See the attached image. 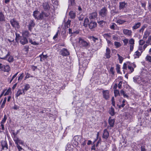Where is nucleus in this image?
I'll return each mask as SVG.
<instances>
[{"label": "nucleus", "mask_w": 151, "mask_h": 151, "mask_svg": "<svg viewBox=\"0 0 151 151\" xmlns=\"http://www.w3.org/2000/svg\"><path fill=\"white\" fill-rule=\"evenodd\" d=\"M89 57L84 56L82 58L79 60L81 61L79 66L80 70H82L83 73L86 69L88 64L90 60Z\"/></svg>", "instance_id": "f257e3e1"}, {"label": "nucleus", "mask_w": 151, "mask_h": 151, "mask_svg": "<svg viewBox=\"0 0 151 151\" xmlns=\"http://www.w3.org/2000/svg\"><path fill=\"white\" fill-rule=\"evenodd\" d=\"M77 41L81 46L86 47L89 45V43L86 42L82 37H78L77 39Z\"/></svg>", "instance_id": "f03ea898"}, {"label": "nucleus", "mask_w": 151, "mask_h": 151, "mask_svg": "<svg viewBox=\"0 0 151 151\" xmlns=\"http://www.w3.org/2000/svg\"><path fill=\"white\" fill-rule=\"evenodd\" d=\"M13 140L16 145L17 144H21L24 146H25V144L23 141L20 139L17 136L16 134H14L13 137Z\"/></svg>", "instance_id": "7ed1b4c3"}, {"label": "nucleus", "mask_w": 151, "mask_h": 151, "mask_svg": "<svg viewBox=\"0 0 151 151\" xmlns=\"http://www.w3.org/2000/svg\"><path fill=\"white\" fill-rule=\"evenodd\" d=\"M10 22L12 26L15 29H18L20 27L19 22L14 19H12L10 20Z\"/></svg>", "instance_id": "20e7f679"}, {"label": "nucleus", "mask_w": 151, "mask_h": 151, "mask_svg": "<svg viewBox=\"0 0 151 151\" xmlns=\"http://www.w3.org/2000/svg\"><path fill=\"white\" fill-rule=\"evenodd\" d=\"M114 85H122V84L126 85L127 84V82L123 80L121 77H119L116 79L115 81Z\"/></svg>", "instance_id": "39448f33"}, {"label": "nucleus", "mask_w": 151, "mask_h": 151, "mask_svg": "<svg viewBox=\"0 0 151 151\" xmlns=\"http://www.w3.org/2000/svg\"><path fill=\"white\" fill-rule=\"evenodd\" d=\"M39 12L37 10H36L33 12V16L35 18L38 19H42L43 17L42 16V14H40L39 15Z\"/></svg>", "instance_id": "423d86ee"}, {"label": "nucleus", "mask_w": 151, "mask_h": 151, "mask_svg": "<svg viewBox=\"0 0 151 151\" xmlns=\"http://www.w3.org/2000/svg\"><path fill=\"white\" fill-rule=\"evenodd\" d=\"M136 67V65L134 63L130 64L129 63V64H127L128 69L129 70L128 73H132L134 71V68Z\"/></svg>", "instance_id": "0eeeda50"}, {"label": "nucleus", "mask_w": 151, "mask_h": 151, "mask_svg": "<svg viewBox=\"0 0 151 151\" xmlns=\"http://www.w3.org/2000/svg\"><path fill=\"white\" fill-rule=\"evenodd\" d=\"M69 52L67 49L63 48L60 52V54L63 56H67L69 55Z\"/></svg>", "instance_id": "6e6552de"}, {"label": "nucleus", "mask_w": 151, "mask_h": 151, "mask_svg": "<svg viewBox=\"0 0 151 151\" xmlns=\"http://www.w3.org/2000/svg\"><path fill=\"white\" fill-rule=\"evenodd\" d=\"M24 76V73H21L18 77L17 80L16 79V78H15V79L13 81L14 83H15L14 85H17L18 82H21Z\"/></svg>", "instance_id": "1a4fd4ad"}, {"label": "nucleus", "mask_w": 151, "mask_h": 151, "mask_svg": "<svg viewBox=\"0 0 151 151\" xmlns=\"http://www.w3.org/2000/svg\"><path fill=\"white\" fill-rule=\"evenodd\" d=\"M82 137L78 136H75L74 137V141L76 142L75 145L78 144L82 142L81 140Z\"/></svg>", "instance_id": "9d476101"}, {"label": "nucleus", "mask_w": 151, "mask_h": 151, "mask_svg": "<svg viewBox=\"0 0 151 151\" xmlns=\"http://www.w3.org/2000/svg\"><path fill=\"white\" fill-rule=\"evenodd\" d=\"M96 26L97 23L91 21L88 24L89 28L92 30H94V29L96 27Z\"/></svg>", "instance_id": "9b49d317"}, {"label": "nucleus", "mask_w": 151, "mask_h": 151, "mask_svg": "<svg viewBox=\"0 0 151 151\" xmlns=\"http://www.w3.org/2000/svg\"><path fill=\"white\" fill-rule=\"evenodd\" d=\"M129 43L130 45V50L132 51L134 48V40L133 38L129 39Z\"/></svg>", "instance_id": "f8f14e48"}, {"label": "nucleus", "mask_w": 151, "mask_h": 151, "mask_svg": "<svg viewBox=\"0 0 151 151\" xmlns=\"http://www.w3.org/2000/svg\"><path fill=\"white\" fill-rule=\"evenodd\" d=\"M124 34L129 37H131L132 36V31L131 30L128 29H123Z\"/></svg>", "instance_id": "ddd939ff"}, {"label": "nucleus", "mask_w": 151, "mask_h": 151, "mask_svg": "<svg viewBox=\"0 0 151 151\" xmlns=\"http://www.w3.org/2000/svg\"><path fill=\"white\" fill-rule=\"evenodd\" d=\"M1 143L2 147L1 150L4 149L7 150L8 149L7 144L6 141L2 140L1 141Z\"/></svg>", "instance_id": "4468645a"}, {"label": "nucleus", "mask_w": 151, "mask_h": 151, "mask_svg": "<svg viewBox=\"0 0 151 151\" xmlns=\"http://www.w3.org/2000/svg\"><path fill=\"white\" fill-rule=\"evenodd\" d=\"M103 97L106 99L108 100L109 98V92L108 90H103Z\"/></svg>", "instance_id": "2eb2a0df"}, {"label": "nucleus", "mask_w": 151, "mask_h": 151, "mask_svg": "<svg viewBox=\"0 0 151 151\" xmlns=\"http://www.w3.org/2000/svg\"><path fill=\"white\" fill-rule=\"evenodd\" d=\"M107 12V10L106 9L104 8L100 10L99 12V14L102 17H104L106 15Z\"/></svg>", "instance_id": "dca6fc26"}, {"label": "nucleus", "mask_w": 151, "mask_h": 151, "mask_svg": "<svg viewBox=\"0 0 151 151\" xmlns=\"http://www.w3.org/2000/svg\"><path fill=\"white\" fill-rule=\"evenodd\" d=\"M20 42L22 45H24L28 43V41L27 39L24 37H20Z\"/></svg>", "instance_id": "f3484780"}, {"label": "nucleus", "mask_w": 151, "mask_h": 151, "mask_svg": "<svg viewBox=\"0 0 151 151\" xmlns=\"http://www.w3.org/2000/svg\"><path fill=\"white\" fill-rule=\"evenodd\" d=\"M119 9L121 10L124 9L127 6V3L125 1L120 2L119 3Z\"/></svg>", "instance_id": "a211bd4d"}, {"label": "nucleus", "mask_w": 151, "mask_h": 151, "mask_svg": "<svg viewBox=\"0 0 151 151\" xmlns=\"http://www.w3.org/2000/svg\"><path fill=\"white\" fill-rule=\"evenodd\" d=\"M35 25V24L34 21L32 20H31L29 22V24L27 26L29 29L30 30H31L33 27H34Z\"/></svg>", "instance_id": "6ab92c4d"}, {"label": "nucleus", "mask_w": 151, "mask_h": 151, "mask_svg": "<svg viewBox=\"0 0 151 151\" xmlns=\"http://www.w3.org/2000/svg\"><path fill=\"white\" fill-rule=\"evenodd\" d=\"M111 50L109 48L107 47L106 49V52L105 53V56L106 58H109L111 57Z\"/></svg>", "instance_id": "aec40b11"}, {"label": "nucleus", "mask_w": 151, "mask_h": 151, "mask_svg": "<svg viewBox=\"0 0 151 151\" xmlns=\"http://www.w3.org/2000/svg\"><path fill=\"white\" fill-rule=\"evenodd\" d=\"M97 16L96 12H95L91 14L89 16V18L90 19H94L96 18Z\"/></svg>", "instance_id": "412c9836"}, {"label": "nucleus", "mask_w": 151, "mask_h": 151, "mask_svg": "<svg viewBox=\"0 0 151 151\" xmlns=\"http://www.w3.org/2000/svg\"><path fill=\"white\" fill-rule=\"evenodd\" d=\"M39 57L40 58V61L41 62H43L45 60V59H46L47 58L48 56L47 55H43V53H42V54L40 55Z\"/></svg>", "instance_id": "4be33fe9"}, {"label": "nucleus", "mask_w": 151, "mask_h": 151, "mask_svg": "<svg viewBox=\"0 0 151 151\" xmlns=\"http://www.w3.org/2000/svg\"><path fill=\"white\" fill-rule=\"evenodd\" d=\"M109 136V133L106 129L104 130L103 137L105 139H107Z\"/></svg>", "instance_id": "5701e85b"}, {"label": "nucleus", "mask_w": 151, "mask_h": 151, "mask_svg": "<svg viewBox=\"0 0 151 151\" xmlns=\"http://www.w3.org/2000/svg\"><path fill=\"white\" fill-rule=\"evenodd\" d=\"M109 73L110 75H111V76L112 77H114V68L113 67H111L109 71Z\"/></svg>", "instance_id": "b1692460"}, {"label": "nucleus", "mask_w": 151, "mask_h": 151, "mask_svg": "<svg viewBox=\"0 0 151 151\" xmlns=\"http://www.w3.org/2000/svg\"><path fill=\"white\" fill-rule=\"evenodd\" d=\"M114 119H111L110 117L109 119V125L111 127H113L114 125Z\"/></svg>", "instance_id": "393cba45"}, {"label": "nucleus", "mask_w": 151, "mask_h": 151, "mask_svg": "<svg viewBox=\"0 0 151 151\" xmlns=\"http://www.w3.org/2000/svg\"><path fill=\"white\" fill-rule=\"evenodd\" d=\"M141 24L140 22H137L135 24V25L132 27V28L133 30L137 29L139 28Z\"/></svg>", "instance_id": "a878e982"}, {"label": "nucleus", "mask_w": 151, "mask_h": 151, "mask_svg": "<svg viewBox=\"0 0 151 151\" xmlns=\"http://www.w3.org/2000/svg\"><path fill=\"white\" fill-rule=\"evenodd\" d=\"M5 20V18L4 15L2 12H0V21H4Z\"/></svg>", "instance_id": "bb28decb"}, {"label": "nucleus", "mask_w": 151, "mask_h": 151, "mask_svg": "<svg viewBox=\"0 0 151 151\" xmlns=\"http://www.w3.org/2000/svg\"><path fill=\"white\" fill-rule=\"evenodd\" d=\"M23 92L22 90L21 89H19L17 91L15 95V96L17 98L19 96L23 94Z\"/></svg>", "instance_id": "cd10ccee"}, {"label": "nucleus", "mask_w": 151, "mask_h": 151, "mask_svg": "<svg viewBox=\"0 0 151 151\" xmlns=\"http://www.w3.org/2000/svg\"><path fill=\"white\" fill-rule=\"evenodd\" d=\"M43 6L45 10H47L49 9V6L48 3L45 2L43 4Z\"/></svg>", "instance_id": "c85d7f7f"}, {"label": "nucleus", "mask_w": 151, "mask_h": 151, "mask_svg": "<svg viewBox=\"0 0 151 151\" xmlns=\"http://www.w3.org/2000/svg\"><path fill=\"white\" fill-rule=\"evenodd\" d=\"M29 88V86H24L23 87H22V90L24 94V92L27 91Z\"/></svg>", "instance_id": "c756f323"}, {"label": "nucleus", "mask_w": 151, "mask_h": 151, "mask_svg": "<svg viewBox=\"0 0 151 151\" xmlns=\"http://www.w3.org/2000/svg\"><path fill=\"white\" fill-rule=\"evenodd\" d=\"M150 34L149 32L147 31H146L145 32L143 36V39L144 40H146Z\"/></svg>", "instance_id": "7c9ffc66"}, {"label": "nucleus", "mask_w": 151, "mask_h": 151, "mask_svg": "<svg viewBox=\"0 0 151 151\" xmlns=\"http://www.w3.org/2000/svg\"><path fill=\"white\" fill-rule=\"evenodd\" d=\"M141 53L138 52V51H136L134 55L135 58H138L141 55Z\"/></svg>", "instance_id": "2f4dec72"}, {"label": "nucleus", "mask_w": 151, "mask_h": 151, "mask_svg": "<svg viewBox=\"0 0 151 151\" xmlns=\"http://www.w3.org/2000/svg\"><path fill=\"white\" fill-rule=\"evenodd\" d=\"M10 68L8 65H6L4 66V68L3 70L4 71L8 72L10 70Z\"/></svg>", "instance_id": "473e14b6"}, {"label": "nucleus", "mask_w": 151, "mask_h": 151, "mask_svg": "<svg viewBox=\"0 0 151 151\" xmlns=\"http://www.w3.org/2000/svg\"><path fill=\"white\" fill-rule=\"evenodd\" d=\"M103 36L107 40V38H110L111 37V34L110 33H105L103 35Z\"/></svg>", "instance_id": "72a5a7b5"}, {"label": "nucleus", "mask_w": 151, "mask_h": 151, "mask_svg": "<svg viewBox=\"0 0 151 151\" xmlns=\"http://www.w3.org/2000/svg\"><path fill=\"white\" fill-rule=\"evenodd\" d=\"M120 94L121 95H123L124 98H126L127 99L129 98V96L125 94L123 90H121L120 91Z\"/></svg>", "instance_id": "f704fd0d"}, {"label": "nucleus", "mask_w": 151, "mask_h": 151, "mask_svg": "<svg viewBox=\"0 0 151 151\" xmlns=\"http://www.w3.org/2000/svg\"><path fill=\"white\" fill-rule=\"evenodd\" d=\"M114 45L116 48H118L121 46V45L119 42L116 41L114 42Z\"/></svg>", "instance_id": "c9c22d12"}, {"label": "nucleus", "mask_w": 151, "mask_h": 151, "mask_svg": "<svg viewBox=\"0 0 151 151\" xmlns=\"http://www.w3.org/2000/svg\"><path fill=\"white\" fill-rule=\"evenodd\" d=\"M6 90V92L4 94V96H5L8 95L11 93V88H9L7 90Z\"/></svg>", "instance_id": "e433bc0d"}, {"label": "nucleus", "mask_w": 151, "mask_h": 151, "mask_svg": "<svg viewBox=\"0 0 151 151\" xmlns=\"http://www.w3.org/2000/svg\"><path fill=\"white\" fill-rule=\"evenodd\" d=\"M69 15L71 18H74L76 16L75 13L73 12H71L69 13Z\"/></svg>", "instance_id": "4c0bfd02"}, {"label": "nucleus", "mask_w": 151, "mask_h": 151, "mask_svg": "<svg viewBox=\"0 0 151 151\" xmlns=\"http://www.w3.org/2000/svg\"><path fill=\"white\" fill-rule=\"evenodd\" d=\"M109 111L110 114L111 116H113L114 114L115 113L114 109L113 108H111Z\"/></svg>", "instance_id": "58836bf2"}, {"label": "nucleus", "mask_w": 151, "mask_h": 151, "mask_svg": "<svg viewBox=\"0 0 151 151\" xmlns=\"http://www.w3.org/2000/svg\"><path fill=\"white\" fill-rule=\"evenodd\" d=\"M118 56V59L119 60V62L120 63H122L123 60V58L120 56L118 54H117Z\"/></svg>", "instance_id": "ea45409f"}, {"label": "nucleus", "mask_w": 151, "mask_h": 151, "mask_svg": "<svg viewBox=\"0 0 151 151\" xmlns=\"http://www.w3.org/2000/svg\"><path fill=\"white\" fill-rule=\"evenodd\" d=\"M29 42L31 44L35 45H37L38 44V43L35 41H33L31 39L29 38Z\"/></svg>", "instance_id": "a19ab883"}, {"label": "nucleus", "mask_w": 151, "mask_h": 151, "mask_svg": "<svg viewBox=\"0 0 151 151\" xmlns=\"http://www.w3.org/2000/svg\"><path fill=\"white\" fill-rule=\"evenodd\" d=\"M129 41L128 39L127 38L123 40L124 45H127V43L129 42Z\"/></svg>", "instance_id": "79ce46f5"}, {"label": "nucleus", "mask_w": 151, "mask_h": 151, "mask_svg": "<svg viewBox=\"0 0 151 151\" xmlns=\"http://www.w3.org/2000/svg\"><path fill=\"white\" fill-rule=\"evenodd\" d=\"M114 93L115 96H117L118 95H119V91L116 89H115L114 91Z\"/></svg>", "instance_id": "37998d69"}, {"label": "nucleus", "mask_w": 151, "mask_h": 151, "mask_svg": "<svg viewBox=\"0 0 151 151\" xmlns=\"http://www.w3.org/2000/svg\"><path fill=\"white\" fill-rule=\"evenodd\" d=\"M7 119V117L6 115L5 114L4 116V117L2 120L1 121V123L2 124H4L5 122L6 119Z\"/></svg>", "instance_id": "c03bdc74"}, {"label": "nucleus", "mask_w": 151, "mask_h": 151, "mask_svg": "<svg viewBox=\"0 0 151 151\" xmlns=\"http://www.w3.org/2000/svg\"><path fill=\"white\" fill-rule=\"evenodd\" d=\"M90 39L93 41L94 43H96V41H98V40L97 38H95L93 36L90 37Z\"/></svg>", "instance_id": "a18cd8bd"}, {"label": "nucleus", "mask_w": 151, "mask_h": 151, "mask_svg": "<svg viewBox=\"0 0 151 151\" xmlns=\"http://www.w3.org/2000/svg\"><path fill=\"white\" fill-rule=\"evenodd\" d=\"M18 73V72H17L12 76V78L10 81V83L12 81L13 82V81L15 79V78H16V77Z\"/></svg>", "instance_id": "49530a36"}, {"label": "nucleus", "mask_w": 151, "mask_h": 151, "mask_svg": "<svg viewBox=\"0 0 151 151\" xmlns=\"http://www.w3.org/2000/svg\"><path fill=\"white\" fill-rule=\"evenodd\" d=\"M127 64H129V63H127V64L124 63L123 64V71L124 73L125 70L127 69Z\"/></svg>", "instance_id": "de8ad7c7"}, {"label": "nucleus", "mask_w": 151, "mask_h": 151, "mask_svg": "<svg viewBox=\"0 0 151 151\" xmlns=\"http://www.w3.org/2000/svg\"><path fill=\"white\" fill-rule=\"evenodd\" d=\"M40 14H42V16L43 17V19L45 17H47L49 16V14H48L45 13V12H42Z\"/></svg>", "instance_id": "09e8293b"}, {"label": "nucleus", "mask_w": 151, "mask_h": 151, "mask_svg": "<svg viewBox=\"0 0 151 151\" xmlns=\"http://www.w3.org/2000/svg\"><path fill=\"white\" fill-rule=\"evenodd\" d=\"M88 22L89 20L88 18L85 19L84 21V25L85 26H87V24L88 23Z\"/></svg>", "instance_id": "8fccbe9b"}, {"label": "nucleus", "mask_w": 151, "mask_h": 151, "mask_svg": "<svg viewBox=\"0 0 151 151\" xmlns=\"http://www.w3.org/2000/svg\"><path fill=\"white\" fill-rule=\"evenodd\" d=\"M22 35L24 36L28 37L29 35V33L28 31H25L23 32Z\"/></svg>", "instance_id": "3c124183"}, {"label": "nucleus", "mask_w": 151, "mask_h": 151, "mask_svg": "<svg viewBox=\"0 0 151 151\" xmlns=\"http://www.w3.org/2000/svg\"><path fill=\"white\" fill-rule=\"evenodd\" d=\"M7 60L9 62H13V61L14 60V58L12 56H10L9 57V58Z\"/></svg>", "instance_id": "603ef678"}, {"label": "nucleus", "mask_w": 151, "mask_h": 151, "mask_svg": "<svg viewBox=\"0 0 151 151\" xmlns=\"http://www.w3.org/2000/svg\"><path fill=\"white\" fill-rule=\"evenodd\" d=\"M112 39L114 40L117 41L118 40V36L117 35H114L112 36Z\"/></svg>", "instance_id": "864d4df0"}, {"label": "nucleus", "mask_w": 151, "mask_h": 151, "mask_svg": "<svg viewBox=\"0 0 151 151\" xmlns=\"http://www.w3.org/2000/svg\"><path fill=\"white\" fill-rule=\"evenodd\" d=\"M86 140L85 139H83V138H82V139L81 141H82V142L80 143L81 144V145L83 146H84L86 144Z\"/></svg>", "instance_id": "5fc2aeb1"}, {"label": "nucleus", "mask_w": 151, "mask_h": 151, "mask_svg": "<svg viewBox=\"0 0 151 151\" xmlns=\"http://www.w3.org/2000/svg\"><path fill=\"white\" fill-rule=\"evenodd\" d=\"M92 82V83L93 84H98V83H97V82H98V81H97V80H95L93 78H92L90 80Z\"/></svg>", "instance_id": "6e6d98bb"}, {"label": "nucleus", "mask_w": 151, "mask_h": 151, "mask_svg": "<svg viewBox=\"0 0 151 151\" xmlns=\"http://www.w3.org/2000/svg\"><path fill=\"white\" fill-rule=\"evenodd\" d=\"M70 21L69 20H68L65 24V25L66 27H67V28L69 27L70 25Z\"/></svg>", "instance_id": "4d7b16f0"}, {"label": "nucleus", "mask_w": 151, "mask_h": 151, "mask_svg": "<svg viewBox=\"0 0 151 151\" xmlns=\"http://www.w3.org/2000/svg\"><path fill=\"white\" fill-rule=\"evenodd\" d=\"M125 22V21L123 20L119 19L116 22L118 23H119V24H123Z\"/></svg>", "instance_id": "13d9d810"}, {"label": "nucleus", "mask_w": 151, "mask_h": 151, "mask_svg": "<svg viewBox=\"0 0 151 151\" xmlns=\"http://www.w3.org/2000/svg\"><path fill=\"white\" fill-rule=\"evenodd\" d=\"M116 69L117 71V73H119L120 71V65L119 64H117L116 66Z\"/></svg>", "instance_id": "bf43d9fd"}, {"label": "nucleus", "mask_w": 151, "mask_h": 151, "mask_svg": "<svg viewBox=\"0 0 151 151\" xmlns=\"http://www.w3.org/2000/svg\"><path fill=\"white\" fill-rule=\"evenodd\" d=\"M6 97H5L4 99V101L3 102V103L2 104V105H1V108H3L4 107V106L5 104L6 103Z\"/></svg>", "instance_id": "052dcab7"}, {"label": "nucleus", "mask_w": 151, "mask_h": 151, "mask_svg": "<svg viewBox=\"0 0 151 151\" xmlns=\"http://www.w3.org/2000/svg\"><path fill=\"white\" fill-rule=\"evenodd\" d=\"M10 52H8L7 54L4 57H0V58L2 59H6V58L10 55Z\"/></svg>", "instance_id": "680f3d73"}, {"label": "nucleus", "mask_w": 151, "mask_h": 151, "mask_svg": "<svg viewBox=\"0 0 151 151\" xmlns=\"http://www.w3.org/2000/svg\"><path fill=\"white\" fill-rule=\"evenodd\" d=\"M125 102L126 100L125 99H124L122 102V104L121 105H120L119 106V108H120L121 107H123L125 105L124 103Z\"/></svg>", "instance_id": "e2e57ef3"}, {"label": "nucleus", "mask_w": 151, "mask_h": 151, "mask_svg": "<svg viewBox=\"0 0 151 151\" xmlns=\"http://www.w3.org/2000/svg\"><path fill=\"white\" fill-rule=\"evenodd\" d=\"M146 59L147 61L151 62V56L149 55H147L146 58Z\"/></svg>", "instance_id": "0e129e2a"}, {"label": "nucleus", "mask_w": 151, "mask_h": 151, "mask_svg": "<svg viewBox=\"0 0 151 151\" xmlns=\"http://www.w3.org/2000/svg\"><path fill=\"white\" fill-rule=\"evenodd\" d=\"M116 25V24L115 23H113L111 25L110 27L111 29L114 30L115 29V27Z\"/></svg>", "instance_id": "69168bd1"}, {"label": "nucleus", "mask_w": 151, "mask_h": 151, "mask_svg": "<svg viewBox=\"0 0 151 151\" xmlns=\"http://www.w3.org/2000/svg\"><path fill=\"white\" fill-rule=\"evenodd\" d=\"M99 24L101 26H103L105 22L103 21H101L98 22Z\"/></svg>", "instance_id": "338daca9"}, {"label": "nucleus", "mask_w": 151, "mask_h": 151, "mask_svg": "<svg viewBox=\"0 0 151 151\" xmlns=\"http://www.w3.org/2000/svg\"><path fill=\"white\" fill-rule=\"evenodd\" d=\"M145 43V41L143 40H140L139 41V44L140 45H142Z\"/></svg>", "instance_id": "774afa93"}]
</instances>
